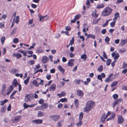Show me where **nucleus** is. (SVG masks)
Segmentation results:
<instances>
[{
    "mask_svg": "<svg viewBox=\"0 0 127 127\" xmlns=\"http://www.w3.org/2000/svg\"><path fill=\"white\" fill-rule=\"evenodd\" d=\"M111 62V60L110 59H108L107 61L106 62V64L107 66H109L110 65Z\"/></svg>",
    "mask_w": 127,
    "mask_h": 127,
    "instance_id": "a18cd8bd",
    "label": "nucleus"
},
{
    "mask_svg": "<svg viewBox=\"0 0 127 127\" xmlns=\"http://www.w3.org/2000/svg\"><path fill=\"white\" fill-rule=\"evenodd\" d=\"M91 37L93 39L95 38V35L92 34H89L88 35L87 37Z\"/></svg>",
    "mask_w": 127,
    "mask_h": 127,
    "instance_id": "37998d69",
    "label": "nucleus"
},
{
    "mask_svg": "<svg viewBox=\"0 0 127 127\" xmlns=\"http://www.w3.org/2000/svg\"><path fill=\"white\" fill-rule=\"evenodd\" d=\"M23 106L25 108H27L29 107V105L27 104L26 103H24L23 104Z\"/></svg>",
    "mask_w": 127,
    "mask_h": 127,
    "instance_id": "5fc2aeb1",
    "label": "nucleus"
},
{
    "mask_svg": "<svg viewBox=\"0 0 127 127\" xmlns=\"http://www.w3.org/2000/svg\"><path fill=\"white\" fill-rule=\"evenodd\" d=\"M104 7V5L102 4H101L99 5H98L96 7L98 9H99L100 8H102L103 7Z\"/></svg>",
    "mask_w": 127,
    "mask_h": 127,
    "instance_id": "09e8293b",
    "label": "nucleus"
},
{
    "mask_svg": "<svg viewBox=\"0 0 127 127\" xmlns=\"http://www.w3.org/2000/svg\"><path fill=\"white\" fill-rule=\"evenodd\" d=\"M65 29L66 30L70 31L71 29V28L69 26H66Z\"/></svg>",
    "mask_w": 127,
    "mask_h": 127,
    "instance_id": "774afa93",
    "label": "nucleus"
},
{
    "mask_svg": "<svg viewBox=\"0 0 127 127\" xmlns=\"http://www.w3.org/2000/svg\"><path fill=\"white\" fill-rule=\"evenodd\" d=\"M13 89V87L12 86H11L8 89V90L11 92L12 91Z\"/></svg>",
    "mask_w": 127,
    "mask_h": 127,
    "instance_id": "680f3d73",
    "label": "nucleus"
},
{
    "mask_svg": "<svg viewBox=\"0 0 127 127\" xmlns=\"http://www.w3.org/2000/svg\"><path fill=\"white\" fill-rule=\"evenodd\" d=\"M18 70L17 69L14 68H12L10 70V72L12 74H13L15 73L18 72Z\"/></svg>",
    "mask_w": 127,
    "mask_h": 127,
    "instance_id": "a211bd4d",
    "label": "nucleus"
},
{
    "mask_svg": "<svg viewBox=\"0 0 127 127\" xmlns=\"http://www.w3.org/2000/svg\"><path fill=\"white\" fill-rule=\"evenodd\" d=\"M113 74L112 73H111L110 74L108 77L106 78L105 80V82L107 83H108L110 81H112V80L115 78L111 79V77L113 76Z\"/></svg>",
    "mask_w": 127,
    "mask_h": 127,
    "instance_id": "423d86ee",
    "label": "nucleus"
},
{
    "mask_svg": "<svg viewBox=\"0 0 127 127\" xmlns=\"http://www.w3.org/2000/svg\"><path fill=\"white\" fill-rule=\"evenodd\" d=\"M12 84L13 86L16 87L18 83L17 80L16 79H14L12 82Z\"/></svg>",
    "mask_w": 127,
    "mask_h": 127,
    "instance_id": "5701e85b",
    "label": "nucleus"
},
{
    "mask_svg": "<svg viewBox=\"0 0 127 127\" xmlns=\"http://www.w3.org/2000/svg\"><path fill=\"white\" fill-rule=\"evenodd\" d=\"M38 80L37 81L36 80L34 79L32 81V84L36 87L39 86V84H38Z\"/></svg>",
    "mask_w": 127,
    "mask_h": 127,
    "instance_id": "6ab92c4d",
    "label": "nucleus"
},
{
    "mask_svg": "<svg viewBox=\"0 0 127 127\" xmlns=\"http://www.w3.org/2000/svg\"><path fill=\"white\" fill-rule=\"evenodd\" d=\"M77 95L80 97H82L83 96L84 94L81 90H78L77 91Z\"/></svg>",
    "mask_w": 127,
    "mask_h": 127,
    "instance_id": "dca6fc26",
    "label": "nucleus"
},
{
    "mask_svg": "<svg viewBox=\"0 0 127 127\" xmlns=\"http://www.w3.org/2000/svg\"><path fill=\"white\" fill-rule=\"evenodd\" d=\"M112 97L114 99H117L118 97V95L117 94H114L112 95Z\"/></svg>",
    "mask_w": 127,
    "mask_h": 127,
    "instance_id": "c03bdc74",
    "label": "nucleus"
},
{
    "mask_svg": "<svg viewBox=\"0 0 127 127\" xmlns=\"http://www.w3.org/2000/svg\"><path fill=\"white\" fill-rule=\"evenodd\" d=\"M36 52L39 53L42 52H43L42 48L41 47H39L36 50Z\"/></svg>",
    "mask_w": 127,
    "mask_h": 127,
    "instance_id": "473e14b6",
    "label": "nucleus"
},
{
    "mask_svg": "<svg viewBox=\"0 0 127 127\" xmlns=\"http://www.w3.org/2000/svg\"><path fill=\"white\" fill-rule=\"evenodd\" d=\"M6 88V86L4 84L2 85V90H1V92L3 93L4 91L5 90Z\"/></svg>",
    "mask_w": 127,
    "mask_h": 127,
    "instance_id": "f704fd0d",
    "label": "nucleus"
},
{
    "mask_svg": "<svg viewBox=\"0 0 127 127\" xmlns=\"http://www.w3.org/2000/svg\"><path fill=\"white\" fill-rule=\"evenodd\" d=\"M26 53L27 54L30 55H32L33 54V52L31 50H27Z\"/></svg>",
    "mask_w": 127,
    "mask_h": 127,
    "instance_id": "864d4df0",
    "label": "nucleus"
},
{
    "mask_svg": "<svg viewBox=\"0 0 127 127\" xmlns=\"http://www.w3.org/2000/svg\"><path fill=\"white\" fill-rule=\"evenodd\" d=\"M74 102L76 107H77L79 104V102L78 100L76 99H75Z\"/></svg>",
    "mask_w": 127,
    "mask_h": 127,
    "instance_id": "72a5a7b5",
    "label": "nucleus"
},
{
    "mask_svg": "<svg viewBox=\"0 0 127 127\" xmlns=\"http://www.w3.org/2000/svg\"><path fill=\"white\" fill-rule=\"evenodd\" d=\"M36 80H38V82H39V83H38V84H39V85H42L43 84V83L44 82L43 80L41 79L40 78H37L36 79Z\"/></svg>",
    "mask_w": 127,
    "mask_h": 127,
    "instance_id": "b1692460",
    "label": "nucleus"
},
{
    "mask_svg": "<svg viewBox=\"0 0 127 127\" xmlns=\"http://www.w3.org/2000/svg\"><path fill=\"white\" fill-rule=\"evenodd\" d=\"M46 107V105L45 104H44L40 106H37L35 108V110H41L42 109L45 108Z\"/></svg>",
    "mask_w": 127,
    "mask_h": 127,
    "instance_id": "9d476101",
    "label": "nucleus"
},
{
    "mask_svg": "<svg viewBox=\"0 0 127 127\" xmlns=\"http://www.w3.org/2000/svg\"><path fill=\"white\" fill-rule=\"evenodd\" d=\"M19 42L18 39L17 38H14L13 40V42L15 43H17Z\"/></svg>",
    "mask_w": 127,
    "mask_h": 127,
    "instance_id": "052dcab7",
    "label": "nucleus"
},
{
    "mask_svg": "<svg viewBox=\"0 0 127 127\" xmlns=\"http://www.w3.org/2000/svg\"><path fill=\"white\" fill-rule=\"evenodd\" d=\"M124 121V119L122 115H119L118 116L117 122L118 124H122Z\"/></svg>",
    "mask_w": 127,
    "mask_h": 127,
    "instance_id": "20e7f679",
    "label": "nucleus"
},
{
    "mask_svg": "<svg viewBox=\"0 0 127 127\" xmlns=\"http://www.w3.org/2000/svg\"><path fill=\"white\" fill-rule=\"evenodd\" d=\"M64 121L63 120H60L58 122V123L57 127H61L62 126V123Z\"/></svg>",
    "mask_w": 127,
    "mask_h": 127,
    "instance_id": "c756f323",
    "label": "nucleus"
},
{
    "mask_svg": "<svg viewBox=\"0 0 127 127\" xmlns=\"http://www.w3.org/2000/svg\"><path fill=\"white\" fill-rule=\"evenodd\" d=\"M79 121V122L77 123L76 124V125L78 127H79L81 126L82 124V122L81 121V120Z\"/></svg>",
    "mask_w": 127,
    "mask_h": 127,
    "instance_id": "bf43d9fd",
    "label": "nucleus"
},
{
    "mask_svg": "<svg viewBox=\"0 0 127 127\" xmlns=\"http://www.w3.org/2000/svg\"><path fill=\"white\" fill-rule=\"evenodd\" d=\"M49 117L54 121H57L60 119L59 116L57 115H51Z\"/></svg>",
    "mask_w": 127,
    "mask_h": 127,
    "instance_id": "39448f33",
    "label": "nucleus"
},
{
    "mask_svg": "<svg viewBox=\"0 0 127 127\" xmlns=\"http://www.w3.org/2000/svg\"><path fill=\"white\" fill-rule=\"evenodd\" d=\"M111 55L112 57H114V60L116 61L119 58L120 56L119 54L118 53H113Z\"/></svg>",
    "mask_w": 127,
    "mask_h": 127,
    "instance_id": "0eeeda50",
    "label": "nucleus"
},
{
    "mask_svg": "<svg viewBox=\"0 0 127 127\" xmlns=\"http://www.w3.org/2000/svg\"><path fill=\"white\" fill-rule=\"evenodd\" d=\"M115 117V114L114 113H113L111 116H110L109 118H108L106 120V121H108L114 119Z\"/></svg>",
    "mask_w": 127,
    "mask_h": 127,
    "instance_id": "f3484780",
    "label": "nucleus"
},
{
    "mask_svg": "<svg viewBox=\"0 0 127 127\" xmlns=\"http://www.w3.org/2000/svg\"><path fill=\"white\" fill-rule=\"evenodd\" d=\"M5 39V37L4 36L2 37L1 38V42L2 45H3L4 43V41Z\"/></svg>",
    "mask_w": 127,
    "mask_h": 127,
    "instance_id": "7c9ffc66",
    "label": "nucleus"
},
{
    "mask_svg": "<svg viewBox=\"0 0 127 127\" xmlns=\"http://www.w3.org/2000/svg\"><path fill=\"white\" fill-rule=\"evenodd\" d=\"M17 29V28H14L11 32V35H12L14 34L15 33Z\"/></svg>",
    "mask_w": 127,
    "mask_h": 127,
    "instance_id": "603ef678",
    "label": "nucleus"
},
{
    "mask_svg": "<svg viewBox=\"0 0 127 127\" xmlns=\"http://www.w3.org/2000/svg\"><path fill=\"white\" fill-rule=\"evenodd\" d=\"M58 68L59 70L62 73H64V68L60 65H59L58 66Z\"/></svg>",
    "mask_w": 127,
    "mask_h": 127,
    "instance_id": "a878e982",
    "label": "nucleus"
},
{
    "mask_svg": "<svg viewBox=\"0 0 127 127\" xmlns=\"http://www.w3.org/2000/svg\"><path fill=\"white\" fill-rule=\"evenodd\" d=\"M8 100L7 99H5L3 101H0V105H3L5 103H6L7 102Z\"/></svg>",
    "mask_w": 127,
    "mask_h": 127,
    "instance_id": "cd10ccee",
    "label": "nucleus"
},
{
    "mask_svg": "<svg viewBox=\"0 0 127 127\" xmlns=\"http://www.w3.org/2000/svg\"><path fill=\"white\" fill-rule=\"evenodd\" d=\"M115 22H112L110 24V27L112 28H113L114 27L115 24Z\"/></svg>",
    "mask_w": 127,
    "mask_h": 127,
    "instance_id": "6e6d98bb",
    "label": "nucleus"
},
{
    "mask_svg": "<svg viewBox=\"0 0 127 127\" xmlns=\"http://www.w3.org/2000/svg\"><path fill=\"white\" fill-rule=\"evenodd\" d=\"M116 102H117V103H119L123 101V100L122 98H120L119 99L116 100Z\"/></svg>",
    "mask_w": 127,
    "mask_h": 127,
    "instance_id": "13d9d810",
    "label": "nucleus"
},
{
    "mask_svg": "<svg viewBox=\"0 0 127 127\" xmlns=\"http://www.w3.org/2000/svg\"><path fill=\"white\" fill-rule=\"evenodd\" d=\"M33 22V20L32 19H30L29 20V22L28 23V24L29 25L31 24H32Z\"/></svg>",
    "mask_w": 127,
    "mask_h": 127,
    "instance_id": "69168bd1",
    "label": "nucleus"
},
{
    "mask_svg": "<svg viewBox=\"0 0 127 127\" xmlns=\"http://www.w3.org/2000/svg\"><path fill=\"white\" fill-rule=\"evenodd\" d=\"M17 92V91H14L11 94L10 96V97H13Z\"/></svg>",
    "mask_w": 127,
    "mask_h": 127,
    "instance_id": "8fccbe9b",
    "label": "nucleus"
},
{
    "mask_svg": "<svg viewBox=\"0 0 127 127\" xmlns=\"http://www.w3.org/2000/svg\"><path fill=\"white\" fill-rule=\"evenodd\" d=\"M112 11V9L109 7H107L105 8L102 13V15L105 16L109 15Z\"/></svg>",
    "mask_w": 127,
    "mask_h": 127,
    "instance_id": "f03ea898",
    "label": "nucleus"
},
{
    "mask_svg": "<svg viewBox=\"0 0 127 127\" xmlns=\"http://www.w3.org/2000/svg\"><path fill=\"white\" fill-rule=\"evenodd\" d=\"M47 17V16H43L42 17H40L39 20L40 21H43L46 20L47 19H48V18L47 17Z\"/></svg>",
    "mask_w": 127,
    "mask_h": 127,
    "instance_id": "412c9836",
    "label": "nucleus"
},
{
    "mask_svg": "<svg viewBox=\"0 0 127 127\" xmlns=\"http://www.w3.org/2000/svg\"><path fill=\"white\" fill-rule=\"evenodd\" d=\"M109 38L108 36H107L105 39V41L107 43L109 41Z\"/></svg>",
    "mask_w": 127,
    "mask_h": 127,
    "instance_id": "0e129e2a",
    "label": "nucleus"
},
{
    "mask_svg": "<svg viewBox=\"0 0 127 127\" xmlns=\"http://www.w3.org/2000/svg\"><path fill=\"white\" fill-rule=\"evenodd\" d=\"M4 26V24L3 23H0V28H2Z\"/></svg>",
    "mask_w": 127,
    "mask_h": 127,
    "instance_id": "338daca9",
    "label": "nucleus"
},
{
    "mask_svg": "<svg viewBox=\"0 0 127 127\" xmlns=\"http://www.w3.org/2000/svg\"><path fill=\"white\" fill-rule=\"evenodd\" d=\"M103 70V67L102 65H101L97 70L98 71L100 72H102Z\"/></svg>",
    "mask_w": 127,
    "mask_h": 127,
    "instance_id": "79ce46f5",
    "label": "nucleus"
},
{
    "mask_svg": "<svg viewBox=\"0 0 127 127\" xmlns=\"http://www.w3.org/2000/svg\"><path fill=\"white\" fill-rule=\"evenodd\" d=\"M97 77L98 79L101 80V81L102 82V81L101 78V76L100 75H97Z\"/></svg>",
    "mask_w": 127,
    "mask_h": 127,
    "instance_id": "4d7b16f0",
    "label": "nucleus"
},
{
    "mask_svg": "<svg viewBox=\"0 0 127 127\" xmlns=\"http://www.w3.org/2000/svg\"><path fill=\"white\" fill-rule=\"evenodd\" d=\"M56 87V85L55 84H53L49 88V90L51 91H54Z\"/></svg>",
    "mask_w": 127,
    "mask_h": 127,
    "instance_id": "f8f14e48",
    "label": "nucleus"
},
{
    "mask_svg": "<svg viewBox=\"0 0 127 127\" xmlns=\"http://www.w3.org/2000/svg\"><path fill=\"white\" fill-rule=\"evenodd\" d=\"M38 115L39 117H42L44 116L43 113L41 111H39L38 112Z\"/></svg>",
    "mask_w": 127,
    "mask_h": 127,
    "instance_id": "c9c22d12",
    "label": "nucleus"
},
{
    "mask_svg": "<svg viewBox=\"0 0 127 127\" xmlns=\"http://www.w3.org/2000/svg\"><path fill=\"white\" fill-rule=\"evenodd\" d=\"M21 117V116H17L14 118V120L16 122H18L20 120Z\"/></svg>",
    "mask_w": 127,
    "mask_h": 127,
    "instance_id": "c85d7f7f",
    "label": "nucleus"
},
{
    "mask_svg": "<svg viewBox=\"0 0 127 127\" xmlns=\"http://www.w3.org/2000/svg\"><path fill=\"white\" fill-rule=\"evenodd\" d=\"M74 61V59H70L68 61L67 65L68 66H72L74 65L73 62Z\"/></svg>",
    "mask_w": 127,
    "mask_h": 127,
    "instance_id": "6e6552de",
    "label": "nucleus"
},
{
    "mask_svg": "<svg viewBox=\"0 0 127 127\" xmlns=\"http://www.w3.org/2000/svg\"><path fill=\"white\" fill-rule=\"evenodd\" d=\"M86 55L85 54H83L81 56V58L83 59H84V61H85L86 58Z\"/></svg>",
    "mask_w": 127,
    "mask_h": 127,
    "instance_id": "2f4dec72",
    "label": "nucleus"
},
{
    "mask_svg": "<svg viewBox=\"0 0 127 127\" xmlns=\"http://www.w3.org/2000/svg\"><path fill=\"white\" fill-rule=\"evenodd\" d=\"M6 110V108L4 107H2L1 109L0 113L1 114L5 113Z\"/></svg>",
    "mask_w": 127,
    "mask_h": 127,
    "instance_id": "393cba45",
    "label": "nucleus"
},
{
    "mask_svg": "<svg viewBox=\"0 0 127 127\" xmlns=\"http://www.w3.org/2000/svg\"><path fill=\"white\" fill-rule=\"evenodd\" d=\"M127 43V39H122L121 40L120 43V45H124Z\"/></svg>",
    "mask_w": 127,
    "mask_h": 127,
    "instance_id": "4468645a",
    "label": "nucleus"
},
{
    "mask_svg": "<svg viewBox=\"0 0 127 127\" xmlns=\"http://www.w3.org/2000/svg\"><path fill=\"white\" fill-rule=\"evenodd\" d=\"M83 113L82 112H81L79 114V120H81L82 119L83 116Z\"/></svg>",
    "mask_w": 127,
    "mask_h": 127,
    "instance_id": "a19ab883",
    "label": "nucleus"
},
{
    "mask_svg": "<svg viewBox=\"0 0 127 127\" xmlns=\"http://www.w3.org/2000/svg\"><path fill=\"white\" fill-rule=\"evenodd\" d=\"M33 123L35 124H41L43 122L42 120L40 119H38L35 120H33L32 121Z\"/></svg>",
    "mask_w": 127,
    "mask_h": 127,
    "instance_id": "1a4fd4ad",
    "label": "nucleus"
},
{
    "mask_svg": "<svg viewBox=\"0 0 127 127\" xmlns=\"http://www.w3.org/2000/svg\"><path fill=\"white\" fill-rule=\"evenodd\" d=\"M67 101V99L66 98H64L61 99L59 101V102L61 101V102H66Z\"/></svg>",
    "mask_w": 127,
    "mask_h": 127,
    "instance_id": "49530a36",
    "label": "nucleus"
},
{
    "mask_svg": "<svg viewBox=\"0 0 127 127\" xmlns=\"http://www.w3.org/2000/svg\"><path fill=\"white\" fill-rule=\"evenodd\" d=\"M41 62L43 64L46 63L48 62V59L47 57L46 56H43Z\"/></svg>",
    "mask_w": 127,
    "mask_h": 127,
    "instance_id": "9b49d317",
    "label": "nucleus"
},
{
    "mask_svg": "<svg viewBox=\"0 0 127 127\" xmlns=\"http://www.w3.org/2000/svg\"><path fill=\"white\" fill-rule=\"evenodd\" d=\"M31 6L32 8H35L37 7V5L33 3H32L31 4Z\"/></svg>",
    "mask_w": 127,
    "mask_h": 127,
    "instance_id": "e2e57ef3",
    "label": "nucleus"
},
{
    "mask_svg": "<svg viewBox=\"0 0 127 127\" xmlns=\"http://www.w3.org/2000/svg\"><path fill=\"white\" fill-rule=\"evenodd\" d=\"M34 95L33 94H26L25 97V101L26 102L31 101L34 98Z\"/></svg>",
    "mask_w": 127,
    "mask_h": 127,
    "instance_id": "7ed1b4c3",
    "label": "nucleus"
},
{
    "mask_svg": "<svg viewBox=\"0 0 127 127\" xmlns=\"http://www.w3.org/2000/svg\"><path fill=\"white\" fill-rule=\"evenodd\" d=\"M118 82L117 81H115L113 82L111 85V87H113L114 86H116L118 84Z\"/></svg>",
    "mask_w": 127,
    "mask_h": 127,
    "instance_id": "ea45409f",
    "label": "nucleus"
},
{
    "mask_svg": "<svg viewBox=\"0 0 127 127\" xmlns=\"http://www.w3.org/2000/svg\"><path fill=\"white\" fill-rule=\"evenodd\" d=\"M95 106L94 102L93 101L90 100L88 101L86 106L84 108V112H88Z\"/></svg>",
    "mask_w": 127,
    "mask_h": 127,
    "instance_id": "f257e3e1",
    "label": "nucleus"
},
{
    "mask_svg": "<svg viewBox=\"0 0 127 127\" xmlns=\"http://www.w3.org/2000/svg\"><path fill=\"white\" fill-rule=\"evenodd\" d=\"M12 56L13 57H16L17 59H19L22 57V55L21 54L19 53H15L13 54Z\"/></svg>",
    "mask_w": 127,
    "mask_h": 127,
    "instance_id": "ddd939ff",
    "label": "nucleus"
},
{
    "mask_svg": "<svg viewBox=\"0 0 127 127\" xmlns=\"http://www.w3.org/2000/svg\"><path fill=\"white\" fill-rule=\"evenodd\" d=\"M81 16V15L79 14H77L74 16V18L77 20L79 19Z\"/></svg>",
    "mask_w": 127,
    "mask_h": 127,
    "instance_id": "e433bc0d",
    "label": "nucleus"
},
{
    "mask_svg": "<svg viewBox=\"0 0 127 127\" xmlns=\"http://www.w3.org/2000/svg\"><path fill=\"white\" fill-rule=\"evenodd\" d=\"M28 64L29 65H32L34 64L35 61L34 60H31L28 61Z\"/></svg>",
    "mask_w": 127,
    "mask_h": 127,
    "instance_id": "4be33fe9",
    "label": "nucleus"
},
{
    "mask_svg": "<svg viewBox=\"0 0 127 127\" xmlns=\"http://www.w3.org/2000/svg\"><path fill=\"white\" fill-rule=\"evenodd\" d=\"M114 17L115 18L117 19L120 16L118 12H117L114 14Z\"/></svg>",
    "mask_w": 127,
    "mask_h": 127,
    "instance_id": "3c124183",
    "label": "nucleus"
},
{
    "mask_svg": "<svg viewBox=\"0 0 127 127\" xmlns=\"http://www.w3.org/2000/svg\"><path fill=\"white\" fill-rule=\"evenodd\" d=\"M29 78V77L28 76L27 77V79L24 80V83L26 85H27L28 83Z\"/></svg>",
    "mask_w": 127,
    "mask_h": 127,
    "instance_id": "58836bf2",
    "label": "nucleus"
},
{
    "mask_svg": "<svg viewBox=\"0 0 127 127\" xmlns=\"http://www.w3.org/2000/svg\"><path fill=\"white\" fill-rule=\"evenodd\" d=\"M66 95V93L64 91H62L60 94H57V95L59 97H61L62 96H64Z\"/></svg>",
    "mask_w": 127,
    "mask_h": 127,
    "instance_id": "aec40b11",
    "label": "nucleus"
},
{
    "mask_svg": "<svg viewBox=\"0 0 127 127\" xmlns=\"http://www.w3.org/2000/svg\"><path fill=\"white\" fill-rule=\"evenodd\" d=\"M20 20L19 17L18 16H17L15 18H14L13 19V21L15 22V23L17 24L19 22Z\"/></svg>",
    "mask_w": 127,
    "mask_h": 127,
    "instance_id": "2eb2a0df",
    "label": "nucleus"
},
{
    "mask_svg": "<svg viewBox=\"0 0 127 127\" xmlns=\"http://www.w3.org/2000/svg\"><path fill=\"white\" fill-rule=\"evenodd\" d=\"M105 115V113H103L102 116L101 118V123H103L105 121V120L106 119L105 118V117H104Z\"/></svg>",
    "mask_w": 127,
    "mask_h": 127,
    "instance_id": "bb28decb",
    "label": "nucleus"
},
{
    "mask_svg": "<svg viewBox=\"0 0 127 127\" xmlns=\"http://www.w3.org/2000/svg\"><path fill=\"white\" fill-rule=\"evenodd\" d=\"M111 20V19L109 20H107L104 24L102 25L103 27H104L105 26H107L108 23V22Z\"/></svg>",
    "mask_w": 127,
    "mask_h": 127,
    "instance_id": "4c0bfd02",
    "label": "nucleus"
},
{
    "mask_svg": "<svg viewBox=\"0 0 127 127\" xmlns=\"http://www.w3.org/2000/svg\"><path fill=\"white\" fill-rule=\"evenodd\" d=\"M72 39L70 40V41L69 42V44L70 45H72L74 43V37H72Z\"/></svg>",
    "mask_w": 127,
    "mask_h": 127,
    "instance_id": "de8ad7c7",
    "label": "nucleus"
}]
</instances>
